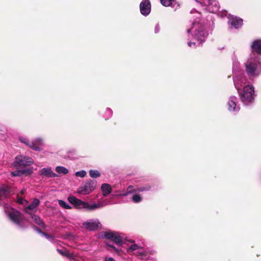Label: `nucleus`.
Returning <instances> with one entry per match:
<instances>
[{
	"label": "nucleus",
	"instance_id": "obj_1",
	"mask_svg": "<svg viewBox=\"0 0 261 261\" xmlns=\"http://www.w3.org/2000/svg\"><path fill=\"white\" fill-rule=\"evenodd\" d=\"M245 65L246 72L249 76H258L261 72V63L256 60L249 59Z\"/></svg>",
	"mask_w": 261,
	"mask_h": 261
},
{
	"label": "nucleus",
	"instance_id": "obj_2",
	"mask_svg": "<svg viewBox=\"0 0 261 261\" xmlns=\"http://www.w3.org/2000/svg\"><path fill=\"white\" fill-rule=\"evenodd\" d=\"M34 163L32 158L28 156L22 155H17L15 157L13 166L16 169H27V166H31Z\"/></svg>",
	"mask_w": 261,
	"mask_h": 261
},
{
	"label": "nucleus",
	"instance_id": "obj_3",
	"mask_svg": "<svg viewBox=\"0 0 261 261\" xmlns=\"http://www.w3.org/2000/svg\"><path fill=\"white\" fill-rule=\"evenodd\" d=\"M96 185L97 182L96 180L90 179H88L84 184L78 189L77 192L83 195L88 194L95 189Z\"/></svg>",
	"mask_w": 261,
	"mask_h": 261
},
{
	"label": "nucleus",
	"instance_id": "obj_4",
	"mask_svg": "<svg viewBox=\"0 0 261 261\" xmlns=\"http://www.w3.org/2000/svg\"><path fill=\"white\" fill-rule=\"evenodd\" d=\"M254 88L250 85H247L244 88L243 92L240 94L242 101L247 103L254 100Z\"/></svg>",
	"mask_w": 261,
	"mask_h": 261
},
{
	"label": "nucleus",
	"instance_id": "obj_5",
	"mask_svg": "<svg viewBox=\"0 0 261 261\" xmlns=\"http://www.w3.org/2000/svg\"><path fill=\"white\" fill-rule=\"evenodd\" d=\"M103 236L102 239H106L113 241L117 245L121 246L122 243V238L119 233L116 231H109L101 232Z\"/></svg>",
	"mask_w": 261,
	"mask_h": 261
},
{
	"label": "nucleus",
	"instance_id": "obj_6",
	"mask_svg": "<svg viewBox=\"0 0 261 261\" xmlns=\"http://www.w3.org/2000/svg\"><path fill=\"white\" fill-rule=\"evenodd\" d=\"M5 212L9 219L17 225H20L21 221V213L13 208L5 207Z\"/></svg>",
	"mask_w": 261,
	"mask_h": 261
},
{
	"label": "nucleus",
	"instance_id": "obj_7",
	"mask_svg": "<svg viewBox=\"0 0 261 261\" xmlns=\"http://www.w3.org/2000/svg\"><path fill=\"white\" fill-rule=\"evenodd\" d=\"M101 225L98 220H89L83 223V227L89 231H96Z\"/></svg>",
	"mask_w": 261,
	"mask_h": 261
},
{
	"label": "nucleus",
	"instance_id": "obj_8",
	"mask_svg": "<svg viewBox=\"0 0 261 261\" xmlns=\"http://www.w3.org/2000/svg\"><path fill=\"white\" fill-rule=\"evenodd\" d=\"M68 200L77 208H85L86 206L88 205V202L82 201L73 196L68 197Z\"/></svg>",
	"mask_w": 261,
	"mask_h": 261
},
{
	"label": "nucleus",
	"instance_id": "obj_9",
	"mask_svg": "<svg viewBox=\"0 0 261 261\" xmlns=\"http://www.w3.org/2000/svg\"><path fill=\"white\" fill-rule=\"evenodd\" d=\"M141 13L144 15H148L151 11V3L149 0H143L140 4Z\"/></svg>",
	"mask_w": 261,
	"mask_h": 261
},
{
	"label": "nucleus",
	"instance_id": "obj_10",
	"mask_svg": "<svg viewBox=\"0 0 261 261\" xmlns=\"http://www.w3.org/2000/svg\"><path fill=\"white\" fill-rule=\"evenodd\" d=\"M250 47L252 54H256L261 55V39H256L254 40Z\"/></svg>",
	"mask_w": 261,
	"mask_h": 261
},
{
	"label": "nucleus",
	"instance_id": "obj_11",
	"mask_svg": "<svg viewBox=\"0 0 261 261\" xmlns=\"http://www.w3.org/2000/svg\"><path fill=\"white\" fill-rule=\"evenodd\" d=\"M207 35V34L206 32H205L203 29H200L196 30L193 36L195 39L199 41L200 43H202L205 41Z\"/></svg>",
	"mask_w": 261,
	"mask_h": 261
},
{
	"label": "nucleus",
	"instance_id": "obj_12",
	"mask_svg": "<svg viewBox=\"0 0 261 261\" xmlns=\"http://www.w3.org/2000/svg\"><path fill=\"white\" fill-rule=\"evenodd\" d=\"M33 169L32 168H27L24 169H17L16 171H13L11 172V175L13 176H21L23 175L25 176L30 175L33 173Z\"/></svg>",
	"mask_w": 261,
	"mask_h": 261
},
{
	"label": "nucleus",
	"instance_id": "obj_13",
	"mask_svg": "<svg viewBox=\"0 0 261 261\" xmlns=\"http://www.w3.org/2000/svg\"><path fill=\"white\" fill-rule=\"evenodd\" d=\"M243 19L237 17H232L229 19L230 24L236 29H239L243 24Z\"/></svg>",
	"mask_w": 261,
	"mask_h": 261
},
{
	"label": "nucleus",
	"instance_id": "obj_14",
	"mask_svg": "<svg viewBox=\"0 0 261 261\" xmlns=\"http://www.w3.org/2000/svg\"><path fill=\"white\" fill-rule=\"evenodd\" d=\"M40 175L47 176L48 177H55L58 175L54 173L53 171L49 168H44L40 171Z\"/></svg>",
	"mask_w": 261,
	"mask_h": 261
},
{
	"label": "nucleus",
	"instance_id": "obj_15",
	"mask_svg": "<svg viewBox=\"0 0 261 261\" xmlns=\"http://www.w3.org/2000/svg\"><path fill=\"white\" fill-rule=\"evenodd\" d=\"M31 217L33 219L35 223H36L37 225H39L42 228H45L46 227V225L43 222V220L38 216H37L35 214L31 215Z\"/></svg>",
	"mask_w": 261,
	"mask_h": 261
},
{
	"label": "nucleus",
	"instance_id": "obj_16",
	"mask_svg": "<svg viewBox=\"0 0 261 261\" xmlns=\"http://www.w3.org/2000/svg\"><path fill=\"white\" fill-rule=\"evenodd\" d=\"M101 190L104 196H108L112 191V188L109 184H103L101 185Z\"/></svg>",
	"mask_w": 261,
	"mask_h": 261
},
{
	"label": "nucleus",
	"instance_id": "obj_17",
	"mask_svg": "<svg viewBox=\"0 0 261 261\" xmlns=\"http://www.w3.org/2000/svg\"><path fill=\"white\" fill-rule=\"evenodd\" d=\"M40 204V200L37 198H35L32 202L26 208V212H28V210H33L36 208Z\"/></svg>",
	"mask_w": 261,
	"mask_h": 261
},
{
	"label": "nucleus",
	"instance_id": "obj_18",
	"mask_svg": "<svg viewBox=\"0 0 261 261\" xmlns=\"http://www.w3.org/2000/svg\"><path fill=\"white\" fill-rule=\"evenodd\" d=\"M236 98L231 97L227 102L228 109L230 111H234L236 108V103L234 101Z\"/></svg>",
	"mask_w": 261,
	"mask_h": 261
},
{
	"label": "nucleus",
	"instance_id": "obj_19",
	"mask_svg": "<svg viewBox=\"0 0 261 261\" xmlns=\"http://www.w3.org/2000/svg\"><path fill=\"white\" fill-rule=\"evenodd\" d=\"M88 205L86 206L85 208L89 211H93L98 208L101 206V204L97 203L90 204L89 203H88Z\"/></svg>",
	"mask_w": 261,
	"mask_h": 261
},
{
	"label": "nucleus",
	"instance_id": "obj_20",
	"mask_svg": "<svg viewBox=\"0 0 261 261\" xmlns=\"http://www.w3.org/2000/svg\"><path fill=\"white\" fill-rule=\"evenodd\" d=\"M151 187L150 186H147L146 187H141L139 188L134 189L132 190V192H141L143 191H148L150 189Z\"/></svg>",
	"mask_w": 261,
	"mask_h": 261
},
{
	"label": "nucleus",
	"instance_id": "obj_21",
	"mask_svg": "<svg viewBox=\"0 0 261 261\" xmlns=\"http://www.w3.org/2000/svg\"><path fill=\"white\" fill-rule=\"evenodd\" d=\"M56 171L59 174H66L68 172V170L62 166H57L56 168Z\"/></svg>",
	"mask_w": 261,
	"mask_h": 261
},
{
	"label": "nucleus",
	"instance_id": "obj_22",
	"mask_svg": "<svg viewBox=\"0 0 261 261\" xmlns=\"http://www.w3.org/2000/svg\"><path fill=\"white\" fill-rule=\"evenodd\" d=\"M89 175L92 178H97L100 176V173L97 170H91L89 171Z\"/></svg>",
	"mask_w": 261,
	"mask_h": 261
},
{
	"label": "nucleus",
	"instance_id": "obj_23",
	"mask_svg": "<svg viewBox=\"0 0 261 261\" xmlns=\"http://www.w3.org/2000/svg\"><path fill=\"white\" fill-rule=\"evenodd\" d=\"M29 146L35 151H41L42 149L40 147V146H38L36 143H34V141H32L30 142Z\"/></svg>",
	"mask_w": 261,
	"mask_h": 261
},
{
	"label": "nucleus",
	"instance_id": "obj_24",
	"mask_svg": "<svg viewBox=\"0 0 261 261\" xmlns=\"http://www.w3.org/2000/svg\"><path fill=\"white\" fill-rule=\"evenodd\" d=\"M58 203L61 207L64 208L70 209L71 208V207L69 206L68 204H67L66 202H65L64 200H59Z\"/></svg>",
	"mask_w": 261,
	"mask_h": 261
},
{
	"label": "nucleus",
	"instance_id": "obj_25",
	"mask_svg": "<svg viewBox=\"0 0 261 261\" xmlns=\"http://www.w3.org/2000/svg\"><path fill=\"white\" fill-rule=\"evenodd\" d=\"M132 200L135 203H139L142 200V197L139 194H135L132 197Z\"/></svg>",
	"mask_w": 261,
	"mask_h": 261
},
{
	"label": "nucleus",
	"instance_id": "obj_26",
	"mask_svg": "<svg viewBox=\"0 0 261 261\" xmlns=\"http://www.w3.org/2000/svg\"><path fill=\"white\" fill-rule=\"evenodd\" d=\"M175 0H160L161 3L165 7H168L172 4Z\"/></svg>",
	"mask_w": 261,
	"mask_h": 261
},
{
	"label": "nucleus",
	"instance_id": "obj_27",
	"mask_svg": "<svg viewBox=\"0 0 261 261\" xmlns=\"http://www.w3.org/2000/svg\"><path fill=\"white\" fill-rule=\"evenodd\" d=\"M86 175V172L84 170L77 171L75 173V175L77 177H84Z\"/></svg>",
	"mask_w": 261,
	"mask_h": 261
},
{
	"label": "nucleus",
	"instance_id": "obj_28",
	"mask_svg": "<svg viewBox=\"0 0 261 261\" xmlns=\"http://www.w3.org/2000/svg\"><path fill=\"white\" fill-rule=\"evenodd\" d=\"M19 140L21 142L26 144L28 146L29 145V144L31 142L29 141V140L27 138H23V137H19Z\"/></svg>",
	"mask_w": 261,
	"mask_h": 261
},
{
	"label": "nucleus",
	"instance_id": "obj_29",
	"mask_svg": "<svg viewBox=\"0 0 261 261\" xmlns=\"http://www.w3.org/2000/svg\"><path fill=\"white\" fill-rule=\"evenodd\" d=\"M33 141L34 142V143H36V144L39 146L42 144V140L40 138H37Z\"/></svg>",
	"mask_w": 261,
	"mask_h": 261
},
{
	"label": "nucleus",
	"instance_id": "obj_30",
	"mask_svg": "<svg viewBox=\"0 0 261 261\" xmlns=\"http://www.w3.org/2000/svg\"><path fill=\"white\" fill-rule=\"evenodd\" d=\"M139 248V246L137 244H133L129 247V249L132 251L136 250Z\"/></svg>",
	"mask_w": 261,
	"mask_h": 261
},
{
	"label": "nucleus",
	"instance_id": "obj_31",
	"mask_svg": "<svg viewBox=\"0 0 261 261\" xmlns=\"http://www.w3.org/2000/svg\"><path fill=\"white\" fill-rule=\"evenodd\" d=\"M106 245H107V246L108 247H109V248H110L112 249L113 250H114V251H115L116 252H118V250L116 249V248L114 245H111V244H109L108 243H106Z\"/></svg>",
	"mask_w": 261,
	"mask_h": 261
},
{
	"label": "nucleus",
	"instance_id": "obj_32",
	"mask_svg": "<svg viewBox=\"0 0 261 261\" xmlns=\"http://www.w3.org/2000/svg\"><path fill=\"white\" fill-rule=\"evenodd\" d=\"M17 202L19 203V204H23V198L22 197H19V196H18L17 197Z\"/></svg>",
	"mask_w": 261,
	"mask_h": 261
},
{
	"label": "nucleus",
	"instance_id": "obj_33",
	"mask_svg": "<svg viewBox=\"0 0 261 261\" xmlns=\"http://www.w3.org/2000/svg\"><path fill=\"white\" fill-rule=\"evenodd\" d=\"M192 45H193L194 46H196V43L195 42H188V46L189 47H192Z\"/></svg>",
	"mask_w": 261,
	"mask_h": 261
},
{
	"label": "nucleus",
	"instance_id": "obj_34",
	"mask_svg": "<svg viewBox=\"0 0 261 261\" xmlns=\"http://www.w3.org/2000/svg\"><path fill=\"white\" fill-rule=\"evenodd\" d=\"M35 227V230L36 231H37L38 232L40 233H42V232H43L39 227H37V226H34Z\"/></svg>",
	"mask_w": 261,
	"mask_h": 261
},
{
	"label": "nucleus",
	"instance_id": "obj_35",
	"mask_svg": "<svg viewBox=\"0 0 261 261\" xmlns=\"http://www.w3.org/2000/svg\"><path fill=\"white\" fill-rule=\"evenodd\" d=\"M41 234L47 238H50V236L46 232L43 231Z\"/></svg>",
	"mask_w": 261,
	"mask_h": 261
},
{
	"label": "nucleus",
	"instance_id": "obj_36",
	"mask_svg": "<svg viewBox=\"0 0 261 261\" xmlns=\"http://www.w3.org/2000/svg\"><path fill=\"white\" fill-rule=\"evenodd\" d=\"M105 261H115V260H114V259L113 258L109 257L108 258H105Z\"/></svg>",
	"mask_w": 261,
	"mask_h": 261
},
{
	"label": "nucleus",
	"instance_id": "obj_37",
	"mask_svg": "<svg viewBox=\"0 0 261 261\" xmlns=\"http://www.w3.org/2000/svg\"><path fill=\"white\" fill-rule=\"evenodd\" d=\"M25 191H26V190H25V189H22V190H21V193L22 194H23L24 193V192H25Z\"/></svg>",
	"mask_w": 261,
	"mask_h": 261
},
{
	"label": "nucleus",
	"instance_id": "obj_38",
	"mask_svg": "<svg viewBox=\"0 0 261 261\" xmlns=\"http://www.w3.org/2000/svg\"><path fill=\"white\" fill-rule=\"evenodd\" d=\"M190 32H191V29H188V30H187V32H188V33H189Z\"/></svg>",
	"mask_w": 261,
	"mask_h": 261
},
{
	"label": "nucleus",
	"instance_id": "obj_39",
	"mask_svg": "<svg viewBox=\"0 0 261 261\" xmlns=\"http://www.w3.org/2000/svg\"><path fill=\"white\" fill-rule=\"evenodd\" d=\"M132 187L131 186H129L128 188V190L130 189V188H132Z\"/></svg>",
	"mask_w": 261,
	"mask_h": 261
}]
</instances>
